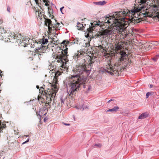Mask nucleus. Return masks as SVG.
I'll use <instances>...</instances> for the list:
<instances>
[{
  "label": "nucleus",
  "mask_w": 159,
  "mask_h": 159,
  "mask_svg": "<svg viewBox=\"0 0 159 159\" xmlns=\"http://www.w3.org/2000/svg\"><path fill=\"white\" fill-rule=\"evenodd\" d=\"M139 3L137 8H134L132 12L137 13L143 10L145 16H149L159 19V0H136Z\"/></svg>",
  "instance_id": "obj_1"
},
{
  "label": "nucleus",
  "mask_w": 159,
  "mask_h": 159,
  "mask_svg": "<svg viewBox=\"0 0 159 159\" xmlns=\"http://www.w3.org/2000/svg\"><path fill=\"white\" fill-rule=\"evenodd\" d=\"M90 62L88 65H87L83 63L81 65H77L75 68L74 69V70H73L74 72L76 71V74L72 76L73 79H74V80L71 84V88L73 89L72 91L73 92L76 91L80 86V84H78L77 85V87L76 88H74L75 86H76L75 84H76V82L79 81V79L78 78V77L79 74H84V77L81 80L79 79V80H80V83H84L86 82V76H88L90 74L92 66V64L95 61V59H94L93 57L92 58L90 57Z\"/></svg>",
  "instance_id": "obj_2"
},
{
  "label": "nucleus",
  "mask_w": 159,
  "mask_h": 159,
  "mask_svg": "<svg viewBox=\"0 0 159 159\" xmlns=\"http://www.w3.org/2000/svg\"><path fill=\"white\" fill-rule=\"evenodd\" d=\"M120 58L114 66L109 64L106 66V68L103 69L102 71L109 73L111 75H114L115 74L116 75H118L120 68L118 67L121 65L122 61L125 59L128 56L126 53L124 51L121 52H120Z\"/></svg>",
  "instance_id": "obj_3"
},
{
  "label": "nucleus",
  "mask_w": 159,
  "mask_h": 159,
  "mask_svg": "<svg viewBox=\"0 0 159 159\" xmlns=\"http://www.w3.org/2000/svg\"><path fill=\"white\" fill-rule=\"evenodd\" d=\"M104 20L105 22L103 21L101 22L100 20H96L93 22H90V24L92 25L93 27L99 26L102 27L104 26H105V28L107 29L113 28L114 29L117 30H123L124 26L120 22H118L119 20H113V22L111 24V22L110 20Z\"/></svg>",
  "instance_id": "obj_4"
},
{
  "label": "nucleus",
  "mask_w": 159,
  "mask_h": 159,
  "mask_svg": "<svg viewBox=\"0 0 159 159\" xmlns=\"http://www.w3.org/2000/svg\"><path fill=\"white\" fill-rule=\"evenodd\" d=\"M128 13L124 11H117L114 12L112 15H107L104 18L105 20L113 19H114L113 20H125V17Z\"/></svg>",
  "instance_id": "obj_5"
},
{
  "label": "nucleus",
  "mask_w": 159,
  "mask_h": 159,
  "mask_svg": "<svg viewBox=\"0 0 159 159\" xmlns=\"http://www.w3.org/2000/svg\"><path fill=\"white\" fill-rule=\"evenodd\" d=\"M75 73V74H73V75H71V79L70 80V90L71 91V92L69 95L70 96H71V95L72 96L73 95L75 94L76 93V92L79 90L81 85L84 84L83 86V88H86V85H85V83L86 82V81H87V80L86 78H87V76H86V82L84 83H80V80H79V79H81V80L83 79V78L84 77V74H79V75L78 77V78L79 79V80H78L79 81H77V82H76V84H75L76 86H75L74 88H76V87H77V85L78 84H80L79 85L80 86L79 87L78 89H77L76 91H75L74 92H73L72 91L73 90V89H72V88H71V87H72L71 84L73 83V81L74 80V79H73V78L72 77V76L74 75H75L76 74V72Z\"/></svg>",
  "instance_id": "obj_6"
},
{
  "label": "nucleus",
  "mask_w": 159,
  "mask_h": 159,
  "mask_svg": "<svg viewBox=\"0 0 159 159\" xmlns=\"http://www.w3.org/2000/svg\"><path fill=\"white\" fill-rule=\"evenodd\" d=\"M50 84L51 86H52V87H51V89H48L47 91H44L45 93L44 95L45 97H46V102H48L47 103L48 104L51 102L53 99H54L57 92L55 85H52L51 84Z\"/></svg>",
  "instance_id": "obj_7"
},
{
  "label": "nucleus",
  "mask_w": 159,
  "mask_h": 159,
  "mask_svg": "<svg viewBox=\"0 0 159 159\" xmlns=\"http://www.w3.org/2000/svg\"><path fill=\"white\" fill-rule=\"evenodd\" d=\"M68 49V48L66 47V48L64 50H62L61 53V55L59 56L58 55L56 56V58H55V59H57V62L62 63V67L63 68L64 67L66 64V62L69 61L67 59V57L69 56L67 54Z\"/></svg>",
  "instance_id": "obj_8"
},
{
  "label": "nucleus",
  "mask_w": 159,
  "mask_h": 159,
  "mask_svg": "<svg viewBox=\"0 0 159 159\" xmlns=\"http://www.w3.org/2000/svg\"><path fill=\"white\" fill-rule=\"evenodd\" d=\"M57 20H55L54 23H52V20H44L45 25L48 26V30L50 32H51L53 28L56 30H59L60 28L63 25L61 23V24L57 22Z\"/></svg>",
  "instance_id": "obj_9"
},
{
  "label": "nucleus",
  "mask_w": 159,
  "mask_h": 159,
  "mask_svg": "<svg viewBox=\"0 0 159 159\" xmlns=\"http://www.w3.org/2000/svg\"><path fill=\"white\" fill-rule=\"evenodd\" d=\"M48 42V40L47 39H44V36L43 37V38L42 39V44L41 45V46L39 47L38 48L36 49V53L38 55V57L39 58V55H43V52H42V48L43 47L42 45V44H46Z\"/></svg>",
  "instance_id": "obj_10"
},
{
  "label": "nucleus",
  "mask_w": 159,
  "mask_h": 159,
  "mask_svg": "<svg viewBox=\"0 0 159 159\" xmlns=\"http://www.w3.org/2000/svg\"><path fill=\"white\" fill-rule=\"evenodd\" d=\"M95 27H93V26H92V25H91V26L89 25V28H87V31L88 32V33H87L85 35V37L87 38L89 37L92 38L91 34L93 33V32L94 30L95 29Z\"/></svg>",
  "instance_id": "obj_11"
},
{
  "label": "nucleus",
  "mask_w": 159,
  "mask_h": 159,
  "mask_svg": "<svg viewBox=\"0 0 159 159\" xmlns=\"http://www.w3.org/2000/svg\"><path fill=\"white\" fill-rule=\"evenodd\" d=\"M113 33V31L111 30H109L107 29L103 30L102 32L101 35L102 36H108L111 34Z\"/></svg>",
  "instance_id": "obj_12"
},
{
  "label": "nucleus",
  "mask_w": 159,
  "mask_h": 159,
  "mask_svg": "<svg viewBox=\"0 0 159 159\" xmlns=\"http://www.w3.org/2000/svg\"><path fill=\"white\" fill-rule=\"evenodd\" d=\"M45 111V109H39V111H37L36 112V114L37 116L38 117L39 119L40 120V122L41 121V117L43 115V112Z\"/></svg>",
  "instance_id": "obj_13"
},
{
  "label": "nucleus",
  "mask_w": 159,
  "mask_h": 159,
  "mask_svg": "<svg viewBox=\"0 0 159 159\" xmlns=\"http://www.w3.org/2000/svg\"><path fill=\"white\" fill-rule=\"evenodd\" d=\"M61 74V73L59 71H57L55 73V76L54 77L53 79V83L56 84L57 82V78Z\"/></svg>",
  "instance_id": "obj_14"
},
{
  "label": "nucleus",
  "mask_w": 159,
  "mask_h": 159,
  "mask_svg": "<svg viewBox=\"0 0 159 159\" xmlns=\"http://www.w3.org/2000/svg\"><path fill=\"white\" fill-rule=\"evenodd\" d=\"M86 25L85 24H83V22L80 23L78 22L77 23V29L79 30H83L84 28H85Z\"/></svg>",
  "instance_id": "obj_15"
},
{
  "label": "nucleus",
  "mask_w": 159,
  "mask_h": 159,
  "mask_svg": "<svg viewBox=\"0 0 159 159\" xmlns=\"http://www.w3.org/2000/svg\"><path fill=\"white\" fill-rule=\"evenodd\" d=\"M82 53L80 51H78L77 53H75L73 56V58L75 59L79 60L82 57Z\"/></svg>",
  "instance_id": "obj_16"
},
{
  "label": "nucleus",
  "mask_w": 159,
  "mask_h": 159,
  "mask_svg": "<svg viewBox=\"0 0 159 159\" xmlns=\"http://www.w3.org/2000/svg\"><path fill=\"white\" fill-rule=\"evenodd\" d=\"M81 102V104L80 105H78L77 106L75 107L77 109L81 110L82 109V110H84L85 109H86V108H88V107L87 105L86 106H84V105L83 104V101H82Z\"/></svg>",
  "instance_id": "obj_17"
},
{
  "label": "nucleus",
  "mask_w": 159,
  "mask_h": 159,
  "mask_svg": "<svg viewBox=\"0 0 159 159\" xmlns=\"http://www.w3.org/2000/svg\"><path fill=\"white\" fill-rule=\"evenodd\" d=\"M50 11H49V12H48V14L49 16V19L46 16L44 15H43V18L45 20H51V19H53L54 16H53L52 13H51Z\"/></svg>",
  "instance_id": "obj_18"
},
{
  "label": "nucleus",
  "mask_w": 159,
  "mask_h": 159,
  "mask_svg": "<svg viewBox=\"0 0 159 159\" xmlns=\"http://www.w3.org/2000/svg\"><path fill=\"white\" fill-rule=\"evenodd\" d=\"M148 114L147 112H144L140 115L138 117L139 119H143L147 117Z\"/></svg>",
  "instance_id": "obj_19"
},
{
  "label": "nucleus",
  "mask_w": 159,
  "mask_h": 159,
  "mask_svg": "<svg viewBox=\"0 0 159 159\" xmlns=\"http://www.w3.org/2000/svg\"><path fill=\"white\" fill-rule=\"evenodd\" d=\"M119 109V108L118 107L115 106L114 107L111 109L108 110L107 111V112L117 111Z\"/></svg>",
  "instance_id": "obj_20"
},
{
  "label": "nucleus",
  "mask_w": 159,
  "mask_h": 159,
  "mask_svg": "<svg viewBox=\"0 0 159 159\" xmlns=\"http://www.w3.org/2000/svg\"><path fill=\"white\" fill-rule=\"evenodd\" d=\"M48 90V89L47 90H45V88H43V86L39 90V93H41V94H43V95H45V93L44 91H47Z\"/></svg>",
  "instance_id": "obj_21"
},
{
  "label": "nucleus",
  "mask_w": 159,
  "mask_h": 159,
  "mask_svg": "<svg viewBox=\"0 0 159 159\" xmlns=\"http://www.w3.org/2000/svg\"><path fill=\"white\" fill-rule=\"evenodd\" d=\"M129 22H133V21L134 20H128ZM134 22L135 23H142L143 22V21H145V22L146 23H150L151 22H150V20H134Z\"/></svg>",
  "instance_id": "obj_22"
},
{
  "label": "nucleus",
  "mask_w": 159,
  "mask_h": 159,
  "mask_svg": "<svg viewBox=\"0 0 159 159\" xmlns=\"http://www.w3.org/2000/svg\"><path fill=\"white\" fill-rule=\"evenodd\" d=\"M8 39H16L15 34L14 33H10L8 36Z\"/></svg>",
  "instance_id": "obj_23"
},
{
  "label": "nucleus",
  "mask_w": 159,
  "mask_h": 159,
  "mask_svg": "<svg viewBox=\"0 0 159 159\" xmlns=\"http://www.w3.org/2000/svg\"><path fill=\"white\" fill-rule=\"evenodd\" d=\"M2 120H0V131H1L0 132V133L1 132V131L2 130V129L3 128H5L6 127V125L5 124H2V125H1V121H2Z\"/></svg>",
  "instance_id": "obj_24"
},
{
  "label": "nucleus",
  "mask_w": 159,
  "mask_h": 159,
  "mask_svg": "<svg viewBox=\"0 0 159 159\" xmlns=\"http://www.w3.org/2000/svg\"><path fill=\"white\" fill-rule=\"evenodd\" d=\"M65 99H64L62 97H61L60 100V102L58 104L60 107H61L63 104H64V102Z\"/></svg>",
  "instance_id": "obj_25"
},
{
  "label": "nucleus",
  "mask_w": 159,
  "mask_h": 159,
  "mask_svg": "<svg viewBox=\"0 0 159 159\" xmlns=\"http://www.w3.org/2000/svg\"><path fill=\"white\" fill-rule=\"evenodd\" d=\"M118 22H120L121 23L123 24V25L124 26V28H123V30H124V29L126 27V25H127V24H126V22L125 21V20H119L118 21Z\"/></svg>",
  "instance_id": "obj_26"
},
{
  "label": "nucleus",
  "mask_w": 159,
  "mask_h": 159,
  "mask_svg": "<svg viewBox=\"0 0 159 159\" xmlns=\"http://www.w3.org/2000/svg\"><path fill=\"white\" fill-rule=\"evenodd\" d=\"M71 42H70L68 40H64L63 41V42L61 43V44H63L65 45V47H66L67 46V45L69 44L70 43H71Z\"/></svg>",
  "instance_id": "obj_27"
},
{
  "label": "nucleus",
  "mask_w": 159,
  "mask_h": 159,
  "mask_svg": "<svg viewBox=\"0 0 159 159\" xmlns=\"http://www.w3.org/2000/svg\"><path fill=\"white\" fill-rule=\"evenodd\" d=\"M115 45L116 46L115 48L117 51L121 49L122 47V46L121 45L119 44L118 43L116 44Z\"/></svg>",
  "instance_id": "obj_28"
},
{
  "label": "nucleus",
  "mask_w": 159,
  "mask_h": 159,
  "mask_svg": "<svg viewBox=\"0 0 159 159\" xmlns=\"http://www.w3.org/2000/svg\"><path fill=\"white\" fill-rule=\"evenodd\" d=\"M38 16H37V18L38 19H40V20H42L43 19V15L41 13V12L39 13V11H38Z\"/></svg>",
  "instance_id": "obj_29"
},
{
  "label": "nucleus",
  "mask_w": 159,
  "mask_h": 159,
  "mask_svg": "<svg viewBox=\"0 0 159 159\" xmlns=\"http://www.w3.org/2000/svg\"><path fill=\"white\" fill-rule=\"evenodd\" d=\"M96 4L97 5H103L105 4L106 3V2L105 1H100L96 2Z\"/></svg>",
  "instance_id": "obj_30"
},
{
  "label": "nucleus",
  "mask_w": 159,
  "mask_h": 159,
  "mask_svg": "<svg viewBox=\"0 0 159 159\" xmlns=\"http://www.w3.org/2000/svg\"><path fill=\"white\" fill-rule=\"evenodd\" d=\"M15 36L16 39L18 40H20V41L22 37L20 34H18L17 35L15 34Z\"/></svg>",
  "instance_id": "obj_31"
},
{
  "label": "nucleus",
  "mask_w": 159,
  "mask_h": 159,
  "mask_svg": "<svg viewBox=\"0 0 159 159\" xmlns=\"http://www.w3.org/2000/svg\"><path fill=\"white\" fill-rule=\"evenodd\" d=\"M79 42V41L77 38L75 39L71 42L72 44H78Z\"/></svg>",
  "instance_id": "obj_32"
},
{
  "label": "nucleus",
  "mask_w": 159,
  "mask_h": 159,
  "mask_svg": "<svg viewBox=\"0 0 159 159\" xmlns=\"http://www.w3.org/2000/svg\"><path fill=\"white\" fill-rule=\"evenodd\" d=\"M159 57V55H156L155 57L152 58V59L154 61H156L157 60V59H158Z\"/></svg>",
  "instance_id": "obj_33"
},
{
  "label": "nucleus",
  "mask_w": 159,
  "mask_h": 159,
  "mask_svg": "<svg viewBox=\"0 0 159 159\" xmlns=\"http://www.w3.org/2000/svg\"><path fill=\"white\" fill-rule=\"evenodd\" d=\"M152 93V92H148L146 93V98H148L149 96H150V95H151L152 94L151 93Z\"/></svg>",
  "instance_id": "obj_34"
},
{
  "label": "nucleus",
  "mask_w": 159,
  "mask_h": 159,
  "mask_svg": "<svg viewBox=\"0 0 159 159\" xmlns=\"http://www.w3.org/2000/svg\"><path fill=\"white\" fill-rule=\"evenodd\" d=\"M85 47L87 48L86 49H87V50H88V47H89L90 46V43H85Z\"/></svg>",
  "instance_id": "obj_35"
},
{
  "label": "nucleus",
  "mask_w": 159,
  "mask_h": 159,
  "mask_svg": "<svg viewBox=\"0 0 159 159\" xmlns=\"http://www.w3.org/2000/svg\"><path fill=\"white\" fill-rule=\"evenodd\" d=\"M45 3V5L46 6H49V4H48L47 0H42Z\"/></svg>",
  "instance_id": "obj_36"
},
{
  "label": "nucleus",
  "mask_w": 159,
  "mask_h": 159,
  "mask_svg": "<svg viewBox=\"0 0 159 159\" xmlns=\"http://www.w3.org/2000/svg\"><path fill=\"white\" fill-rule=\"evenodd\" d=\"M94 146H96L99 148H100L102 146V145L100 143L96 144L94 145Z\"/></svg>",
  "instance_id": "obj_37"
},
{
  "label": "nucleus",
  "mask_w": 159,
  "mask_h": 159,
  "mask_svg": "<svg viewBox=\"0 0 159 159\" xmlns=\"http://www.w3.org/2000/svg\"><path fill=\"white\" fill-rule=\"evenodd\" d=\"M129 35L128 34H125L124 35H123V38L124 39H125L126 37H127V36Z\"/></svg>",
  "instance_id": "obj_38"
},
{
  "label": "nucleus",
  "mask_w": 159,
  "mask_h": 159,
  "mask_svg": "<svg viewBox=\"0 0 159 159\" xmlns=\"http://www.w3.org/2000/svg\"><path fill=\"white\" fill-rule=\"evenodd\" d=\"M91 89V86L90 85H89L88 86V89L87 90V91H88V92Z\"/></svg>",
  "instance_id": "obj_39"
},
{
  "label": "nucleus",
  "mask_w": 159,
  "mask_h": 159,
  "mask_svg": "<svg viewBox=\"0 0 159 159\" xmlns=\"http://www.w3.org/2000/svg\"><path fill=\"white\" fill-rule=\"evenodd\" d=\"M29 140H30L29 138H28V139H27V140L26 141H25V142H24L22 143V144H25V143H27L29 141Z\"/></svg>",
  "instance_id": "obj_40"
},
{
  "label": "nucleus",
  "mask_w": 159,
  "mask_h": 159,
  "mask_svg": "<svg viewBox=\"0 0 159 159\" xmlns=\"http://www.w3.org/2000/svg\"><path fill=\"white\" fill-rule=\"evenodd\" d=\"M118 43L119 44L121 45H122V46L124 44L123 43L122 41H120Z\"/></svg>",
  "instance_id": "obj_41"
},
{
  "label": "nucleus",
  "mask_w": 159,
  "mask_h": 159,
  "mask_svg": "<svg viewBox=\"0 0 159 159\" xmlns=\"http://www.w3.org/2000/svg\"><path fill=\"white\" fill-rule=\"evenodd\" d=\"M7 9L9 12H10V8L9 7H7Z\"/></svg>",
  "instance_id": "obj_42"
},
{
  "label": "nucleus",
  "mask_w": 159,
  "mask_h": 159,
  "mask_svg": "<svg viewBox=\"0 0 159 159\" xmlns=\"http://www.w3.org/2000/svg\"><path fill=\"white\" fill-rule=\"evenodd\" d=\"M4 152L3 151H1L0 152V156L2 154H3L4 153Z\"/></svg>",
  "instance_id": "obj_43"
},
{
  "label": "nucleus",
  "mask_w": 159,
  "mask_h": 159,
  "mask_svg": "<svg viewBox=\"0 0 159 159\" xmlns=\"http://www.w3.org/2000/svg\"><path fill=\"white\" fill-rule=\"evenodd\" d=\"M63 123L65 125H67V126H68V125H70V124H67V123Z\"/></svg>",
  "instance_id": "obj_44"
},
{
  "label": "nucleus",
  "mask_w": 159,
  "mask_h": 159,
  "mask_svg": "<svg viewBox=\"0 0 159 159\" xmlns=\"http://www.w3.org/2000/svg\"><path fill=\"white\" fill-rule=\"evenodd\" d=\"M29 59L30 61H32L33 60V58L32 57H29Z\"/></svg>",
  "instance_id": "obj_45"
},
{
  "label": "nucleus",
  "mask_w": 159,
  "mask_h": 159,
  "mask_svg": "<svg viewBox=\"0 0 159 159\" xmlns=\"http://www.w3.org/2000/svg\"><path fill=\"white\" fill-rule=\"evenodd\" d=\"M113 99H111L110 100H109V101H108L107 102L108 103H109L111 102L112 101H113Z\"/></svg>",
  "instance_id": "obj_46"
},
{
  "label": "nucleus",
  "mask_w": 159,
  "mask_h": 159,
  "mask_svg": "<svg viewBox=\"0 0 159 159\" xmlns=\"http://www.w3.org/2000/svg\"><path fill=\"white\" fill-rule=\"evenodd\" d=\"M64 8V7H62L61 8H60V10L62 12V10Z\"/></svg>",
  "instance_id": "obj_47"
},
{
  "label": "nucleus",
  "mask_w": 159,
  "mask_h": 159,
  "mask_svg": "<svg viewBox=\"0 0 159 159\" xmlns=\"http://www.w3.org/2000/svg\"><path fill=\"white\" fill-rule=\"evenodd\" d=\"M47 120V119L46 118H46H44V120H44V121L45 122H46V120Z\"/></svg>",
  "instance_id": "obj_48"
},
{
  "label": "nucleus",
  "mask_w": 159,
  "mask_h": 159,
  "mask_svg": "<svg viewBox=\"0 0 159 159\" xmlns=\"http://www.w3.org/2000/svg\"><path fill=\"white\" fill-rule=\"evenodd\" d=\"M153 85L152 84H150L149 86V88H151L152 87Z\"/></svg>",
  "instance_id": "obj_49"
},
{
  "label": "nucleus",
  "mask_w": 159,
  "mask_h": 159,
  "mask_svg": "<svg viewBox=\"0 0 159 159\" xmlns=\"http://www.w3.org/2000/svg\"><path fill=\"white\" fill-rule=\"evenodd\" d=\"M36 2V3L37 4L38 2V0H35Z\"/></svg>",
  "instance_id": "obj_50"
},
{
  "label": "nucleus",
  "mask_w": 159,
  "mask_h": 159,
  "mask_svg": "<svg viewBox=\"0 0 159 159\" xmlns=\"http://www.w3.org/2000/svg\"><path fill=\"white\" fill-rule=\"evenodd\" d=\"M36 88H37V89H39V86H38V85H37V86H36Z\"/></svg>",
  "instance_id": "obj_51"
},
{
  "label": "nucleus",
  "mask_w": 159,
  "mask_h": 159,
  "mask_svg": "<svg viewBox=\"0 0 159 159\" xmlns=\"http://www.w3.org/2000/svg\"><path fill=\"white\" fill-rule=\"evenodd\" d=\"M46 114H47V113H44V114H43V116H46Z\"/></svg>",
  "instance_id": "obj_52"
},
{
  "label": "nucleus",
  "mask_w": 159,
  "mask_h": 159,
  "mask_svg": "<svg viewBox=\"0 0 159 159\" xmlns=\"http://www.w3.org/2000/svg\"><path fill=\"white\" fill-rule=\"evenodd\" d=\"M127 20H132V19H127Z\"/></svg>",
  "instance_id": "obj_53"
},
{
  "label": "nucleus",
  "mask_w": 159,
  "mask_h": 159,
  "mask_svg": "<svg viewBox=\"0 0 159 159\" xmlns=\"http://www.w3.org/2000/svg\"><path fill=\"white\" fill-rule=\"evenodd\" d=\"M25 136H26V137H28L29 136V135H25Z\"/></svg>",
  "instance_id": "obj_54"
},
{
  "label": "nucleus",
  "mask_w": 159,
  "mask_h": 159,
  "mask_svg": "<svg viewBox=\"0 0 159 159\" xmlns=\"http://www.w3.org/2000/svg\"><path fill=\"white\" fill-rule=\"evenodd\" d=\"M139 19L140 18H139V19H136L135 20H139ZM134 20H135V19H134Z\"/></svg>",
  "instance_id": "obj_55"
},
{
  "label": "nucleus",
  "mask_w": 159,
  "mask_h": 159,
  "mask_svg": "<svg viewBox=\"0 0 159 159\" xmlns=\"http://www.w3.org/2000/svg\"><path fill=\"white\" fill-rule=\"evenodd\" d=\"M34 9H36V11L37 12L36 9L35 8V7H34Z\"/></svg>",
  "instance_id": "obj_56"
},
{
  "label": "nucleus",
  "mask_w": 159,
  "mask_h": 159,
  "mask_svg": "<svg viewBox=\"0 0 159 159\" xmlns=\"http://www.w3.org/2000/svg\"><path fill=\"white\" fill-rule=\"evenodd\" d=\"M129 34H130V35H132V34H130V33H129Z\"/></svg>",
  "instance_id": "obj_57"
},
{
  "label": "nucleus",
  "mask_w": 159,
  "mask_h": 159,
  "mask_svg": "<svg viewBox=\"0 0 159 159\" xmlns=\"http://www.w3.org/2000/svg\"><path fill=\"white\" fill-rule=\"evenodd\" d=\"M0 71L1 72H1H2V71H1V70H0Z\"/></svg>",
  "instance_id": "obj_58"
},
{
  "label": "nucleus",
  "mask_w": 159,
  "mask_h": 159,
  "mask_svg": "<svg viewBox=\"0 0 159 159\" xmlns=\"http://www.w3.org/2000/svg\"><path fill=\"white\" fill-rule=\"evenodd\" d=\"M147 3H150V2H147Z\"/></svg>",
  "instance_id": "obj_59"
},
{
  "label": "nucleus",
  "mask_w": 159,
  "mask_h": 159,
  "mask_svg": "<svg viewBox=\"0 0 159 159\" xmlns=\"http://www.w3.org/2000/svg\"><path fill=\"white\" fill-rule=\"evenodd\" d=\"M43 86H44V87H45V85H43Z\"/></svg>",
  "instance_id": "obj_60"
}]
</instances>
